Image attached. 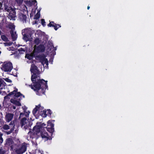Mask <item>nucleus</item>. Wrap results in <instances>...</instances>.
<instances>
[{"label":"nucleus","instance_id":"1","mask_svg":"<svg viewBox=\"0 0 154 154\" xmlns=\"http://www.w3.org/2000/svg\"><path fill=\"white\" fill-rule=\"evenodd\" d=\"M30 71L32 73H33L31 77V80L33 84V85L30 86L31 88L38 92L37 93V94L41 95L44 94L45 90L47 88V82L43 79H39L38 78L36 74L38 73V70L37 67L34 64H32Z\"/></svg>","mask_w":154,"mask_h":154},{"label":"nucleus","instance_id":"2","mask_svg":"<svg viewBox=\"0 0 154 154\" xmlns=\"http://www.w3.org/2000/svg\"><path fill=\"white\" fill-rule=\"evenodd\" d=\"M40 123H37V125L34 127L33 130L28 133V135L30 137L34 138L36 137L37 135H38L41 128L42 127H44L46 126V124L44 123L42 124L41 126L39 125Z\"/></svg>","mask_w":154,"mask_h":154},{"label":"nucleus","instance_id":"3","mask_svg":"<svg viewBox=\"0 0 154 154\" xmlns=\"http://www.w3.org/2000/svg\"><path fill=\"white\" fill-rule=\"evenodd\" d=\"M34 32V31L31 28L26 29L22 31L23 38L26 42L31 41L32 39V35Z\"/></svg>","mask_w":154,"mask_h":154},{"label":"nucleus","instance_id":"4","mask_svg":"<svg viewBox=\"0 0 154 154\" xmlns=\"http://www.w3.org/2000/svg\"><path fill=\"white\" fill-rule=\"evenodd\" d=\"M20 125L21 128L25 130H29L32 125V120L23 118L21 120Z\"/></svg>","mask_w":154,"mask_h":154},{"label":"nucleus","instance_id":"5","mask_svg":"<svg viewBox=\"0 0 154 154\" xmlns=\"http://www.w3.org/2000/svg\"><path fill=\"white\" fill-rule=\"evenodd\" d=\"M5 9L6 11L9 12L8 16V18L10 20H15L16 16L14 10L12 8L7 6H5Z\"/></svg>","mask_w":154,"mask_h":154},{"label":"nucleus","instance_id":"6","mask_svg":"<svg viewBox=\"0 0 154 154\" xmlns=\"http://www.w3.org/2000/svg\"><path fill=\"white\" fill-rule=\"evenodd\" d=\"M28 145L25 143H23L21 145L19 146H18V145H17V146L14 148V149L15 150V152L17 153L22 154L26 150Z\"/></svg>","mask_w":154,"mask_h":154},{"label":"nucleus","instance_id":"7","mask_svg":"<svg viewBox=\"0 0 154 154\" xmlns=\"http://www.w3.org/2000/svg\"><path fill=\"white\" fill-rule=\"evenodd\" d=\"M13 68L12 63L9 62L5 63L1 68L2 70L5 72H10Z\"/></svg>","mask_w":154,"mask_h":154},{"label":"nucleus","instance_id":"8","mask_svg":"<svg viewBox=\"0 0 154 154\" xmlns=\"http://www.w3.org/2000/svg\"><path fill=\"white\" fill-rule=\"evenodd\" d=\"M17 89L16 88L12 92H11L7 96H5L4 97L5 99H6L8 98V96L11 95L12 96H15L16 97L18 98L19 97H24V96L21 94L20 92H17Z\"/></svg>","mask_w":154,"mask_h":154},{"label":"nucleus","instance_id":"9","mask_svg":"<svg viewBox=\"0 0 154 154\" xmlns=\"http://www.w3.org/2000/svg\"><path fill=\"white\" fill-rule=\"evenodd\" d=\"M44 109V107L41 106L40 104L36 106L35 108L33 109L32 111V113L33 115L35 116L40 112H42V110Z\"/></svg>","mask_w":154,"mask_h":154},{"label":"nucleus","instance_id":"10","mask_svg":"<svg viewBox=\"0 0 154 154\" xmlns=\"http://www.w3.org/2000/svg\"><path fill=\"white\" fill-rule=\"evenodd\" d=\"M6 145L8 146H10L12 150L14 149V148L17 146V144L14 143L12 139L10 138L7 139Z\"/></svg>","mask_w":154,"mask_h":154},{"label":"nucleus","instance_id":"11","mask_svg":"<svg viewBox=\"0 0 154 154\" xmlns=\"http://www.w3.org/2000/svg\"><path fill=\"white\" fill-rule=\"evenodd\" d=\"M54 127V124L51 122L50 121H48V125L47 130L50 132V134L52 135V134L54 131V130L53 128Z\"/></svg>","mask_w":154,"mask_h":154},{"label":"nucleus","instance_id":"12","mask_svg":"<svg viewBox=\"0 0 154 154\" xmlns=\"http://www.w3.org/2000/svg\"><path fill=\"white\" fill-rule=\"evenodd\" d=\"M40 61L41 62L42 64L44 66L45 64H46L45 67L48 68V60L44 56H41L39 57Z\"/></svg>","mask_w":154,"mask_h":154},{"label":"nucleus","instance_id":"13","mask_svg":"<svg viewBox=\"0 0 154 154\" xmlns=\"http://www.w3.org/2000/svg\"><path fill=\"white\" fill-rule=\"evenodd\" d=\"M45 50V47L42 45H40L37 47L36 46L34 47V52H43Z\"/></svg>","mask_w":154,"mask_h":154},{"label":"nucleus","instance_id":"14","mask_svg":"<svg viewBox=\"0 0 154 154\" xmlns=\"http://www.w3.org/2000/svg\"><path fill=\"white\" fill-rule=\"evenodd\" d=\"M40 134L42 138L45 140L51 139V138L49 136V135L45 131H43L41 132Z\"/></svg>","mask_w":154,"mask_h":154},{"label":"nucleus","instance_id":"15","mask_svg":"<svg viewBox=\"0 0 154 154\" xmlns=\"http://www.w3.org/2000/svg\"><path fill=\"white\" fill-rule=\"evenodd\" d=\"M20 98H18L17 100L15 98L14 99H12L11 100V102L17 106H20L21 105V103L19 102Z\"/></svg>","mask_w":154,"mask_h":154},{"label":"nucleus","instance_id":"16","mask_svg":"<svg viewBox=\"0 0 154 154\" xmlns=\"http://www.w3.org/2000/svg\"><path fill=\"white\" fill-rule=\"evenodd\" d=\"M48 112V113H49L50 114L51 113V112L50 109H48L47 110H45L43 109L42 110V112H40L39 113V114L41 115L43 117H45L47 116L46 112Z\"/></svg>","mask_w":154,"mask_h":154},{"label":"nucleus","instance_id":"17","mask_svg":"<svg viewBox=\"0 0 154 154\" xmlns=\"http://www.w3.org/2000/svg\"><path fill=\"white\" fill-rule=\"evenodd\" d=\"M48 26L50 27H54L55 30H57L59 28L61 27V26L60 25H57L53 22H50L49 24L48 25Z\"/></svg>","mask_w":154,"mask_h":154},{"label":"nucleus","instance_id":"18","mask_svg":"<svg viewBox=\"0 0 154 154\" xmlns=\"http://www.w3.org/2000/svg\"><path fill=\"white\" fill-rule=\"evenodd\" d=\"M14 115L11 113H8L5 116V119L6 121L9 122L13 119Z\"/></svg>","mask_w":154,"mask_h":154},{"label":"nucleus","instance_id":"19","mask_svg":"<svg viewBox=\"0 0 154 154\" xmlns=\"http://www.w3.org/2000/svg\"><path fill=\"white\" fill-rule=\"evenodd\" d=\"M43 33L40 30H37L35 33V38H41Z\"/></svg>","mask_w":154,"mask_h":154},{"label":"nucleus","instance_id":"20","mask_svg":"<svg viewBox=\"0 0 154 154\" xmlns=\"http://www.w3.org/2000/svg\"><path fill=\"white\" fill-rule=\"evenodd\" d=\"M19 17L21 21H22L23 22H26L27 17L25 15L21 13L19 14Z\"/></svg>","mask_w":154,"mask_h":154},{"label":"nucleus","instance_id":"21","mask_svg":"<svg viewBox=\"0 0 154 154\" xmlns=\"http://www.w3.org/2000/svg\"><path fill=\"white\" fill-rule=\"evenodd\" d=\"M5 83L2 79H0V90L5 88Z\"/></svg>","mask_w":154,"mask_h":154},{"label":"nucleus","instance_id":"22","mask_svg":"<svg viewBox=\"0 0 154 154\" xmlns=\"http://www.w3.org/2000/svg\"><path fill=\"white\" fill-rule=\"evenodd\" d=\"M11 37L13 40H16L17 38V35L16 34V32L15 31H11Z\"/></svg>","mask_w":154,"mask_h":154},{"label":"nucleus","instance_id":"23","mask_svg":"<svg viewBox=\"0 0 154 154\" xmlns=\"http://www.w3.org/2000/svg\"><path fill=\"white\" fill-rule=\"evenodd\" d=\"M50 51H51L52 52V54H51V55L53 56L55 55L56 54L55 50L56 49L54 48L52 44L50 45Z\"/></svg>","mask_w":154,"mask_h":154},{"label":"nucleus","instance_id":"24","mask_svg":"<svg viewBox=\"0 0 154 154\" xmlns=\"http://www.w3.org/2000/svg\"><path fill=\"white\" fill-rule=\"evenodd\" d=\"M23 48H21L18 50V51L19 53L20 54H22L26 50V48H25L24 46H23Z\"/></svg>","mask_w":154,"mask_h":154},{"label":"nucleus","instance_id":"25","mask_svg":"<svg viewBox=\"0 0 154 154\" xmlns=\"http://www.w3.org/2000/svg\"><path fill=\"white\" fill-rule=\"evenodd\" d=\"M33 56L34 54H27L26 55V57L29 60H31L32 59Z\"/></svg>","mask_w":154,"mask_h":154},{"label":"nucleus","instance_id":"26","mask_svg":"<svg viewBox=\"0 0 154 154\" xmlns=\"http://www.w3.org/2000/svg\"><path fill=\"white\" fill-rule=\"evenodd\" d=\"M40 16V13L39 11L36 14L35 16L34 19L37 20L39 18Z\"/></svg>","mask_w":154,"mask_h":154},{"label":"nucleus","instance_id":"27","mask_svg":"<svg viewBox=\"0 0 154 154\" xmlns=\"http://www.w3.org/2000/svg\"><path fill=\"white\" fill-rule=\"evenodd\" d=\"M35 40L34 41L35 43L37 45L38 44L40 43L41 41V38H35Z\"/></svg>","mask_w":154,"mask_h":154},{"label":"nucleus","instance_id":"28","mask_svg":"<svg viewBox=\"0 0 154 154\" xmlns=\"http://www.w3.org/2000/svg\"><path fill=\"white\" fill-rule=\"evenodd\" d=\"M36 3V2L35 0L29 1L28 2L27 4H30V5H32L33 4L34 5H35V3Z\"/></svg>","mask_w":154,"mask_h":154},{"label":"nucleus","instance_id":"29","mask_svg":"<svg viewBox=\"0 0 154 154\" xmlns=\"http://www.w3.org/2000/svg\"><path fill=\"white\" fill-rule=\"evenodd\" d=\"M2 39L4 41H7L8 39L5 35H2L1 36Z\"/></svg>","mask_w":154,"mask_h":154},{"label":"nucleus","instance_id":"30","mask_svg":"<svg viewBox=\"0 0 154 154\" xmlns=\"http://www.w3.org/2000/svg\"><path fill=\"white\" fill-rule=\"evenodd\" d=\"M9 27L11 29V31H15V26L13 24H11L9 25Z\"/></svg>","mask_w":154,"mask_h":154},{"label":"nucleus","instance_id":"31","mask_svg":"<svg viewBox=\"0 0 154 154\" xmlns=\"http://www.w3.org/2000/svg\"><path fill=\"white\" fill-rule=\"evenodd\" d=\"M36 9H32L30 14V17H32L35 14Z\"/></svg>","mask_w":154,"mask_h":154},{"label":"nucleus","instance_id":"32","mask_svg":"<svg viewBox=\"0 0 154 154\" xmlns=\"http://www.w3.org/2000/svg\"><path fill=\"white\" fill-rule=\"evenodd\" d=\"M12 44V43L9 42H7L4 43L3 44L5 46H8L11 45Z\"/></svg>","mask_w":154,"mask_h":154},{"label":"nucleus","instance_id":"33","mask_svg":"<svg viewBox=\"0 0 154 154\" xmlns=\"http://www.w3.org/2000/svg\"><path fill=\"white\" fill-rule=\"evenodd\" d=\"M30 112L29 111L26 110L24 112V115L26 117H28Z\"/></svg>","mask_w":154,"mask_h":154},{"label":"nucleus","instance_id":"34","mask_svg":"<svg viewBox=\"0 0 154 154\" xmlns=\"http://www.w3.org/2000/svg\"><path fill=\"white\" fill-rule=\"evenodd\" d=\"M3 128L4 130H8L10 129L9 126L7 125H5L4 126Z\"/></svg>","mask_w":154,"mask_h":154},{"label":"nucleus","instance_id":"35","mask_svg":"<svg viewBox=\"0 0 154 154\" xmlns=\"http://www.w3.org/2000/svg\"><path fill=\"white\" fill-rule=\"evenodd\" d=\"M3 79L6 82H9V83H11V82L12 81L10 79H8V78H5V79Z\"/></svg>","mask_w":154,"mask_h":154},{"label":"nucleus","instance_id":"36","mask_svg":"<svg viewBox=\"0 0 154 154\" xmlns=\"http://www.w3.org/2000/svg\"><path fill=\"white\" fill-rule=\"evenodd\" d=\"M2 134L0 133V143H1L3 141V139L2 137Z\"/></svg>","mask_w":154,"mask_h":154},{"label":"nucleus","instance_id":"37","mask_svg":"<svg viewBox=\"0 0 154 154\" xmlns=\"http://www.w3.org/2000/svg\"><path fill=\"white\" fill-rule=\"evenodd\" d=\"M23 0H16V2L18 4H21L23 2Z\"/></svg>","mask_w":154,"mask_h":154},{"label":"nucleus","instance_id":"38","mask_svg":"<svg viewBox=\"0 0 154 154\" xmlns=\"http://www.w3.org/2000/svg\"><path fill=\"white\" fill-rule=\"evenodd\" d=\"M41 23L43 26L45 25V22L44 20L42 19L41 20Z\"/></svg>","mask_w":154,"mask_h":154},{"label":"nucleus","instance_id":"39","mask_svg":"<svg viewBox=\"0 0 154 154\" xmlns=\"http://www.w3.org/2000/svg\"><path fill=\"white\" fill-rule=\"evenodd\" d=\"M8 49L9 51H10V50L13 51L14 50V48H11V47H9V48H8Z\"/></svg>","mask_w":154,"mask_h":154},{"label":"nucleus","instance_id":"40","mask_svg":"<svg viewBox=\"0 0 154 154\" xmlns=\"http://www.w3.org/2000/svg\"><path fill=\"white\" fill-rule=\"evenodd\" d=\"M37 22H38V21L37 20H35V22H33V24H35L37 23Z\"/></svg>","mask_w":154,"mask_h":154},{"label":"nucleus","instance_id":"41","mask_svg":"<svg viewBox=\"0 0 154 154\" xmlns=\"http://www.w3.org/2000/svg\"><path fill=\"white\" fill-rule=\"evenodd\" d=\"M12 125V126H13V127L14 126V125H13V122H11L10 123V125Z\"/></svg>","mask_w":154,"mask_h":154},{"label":"nucleus","instance_id":"42","mask_svg":"<svg viewBox=\"0 0 154 154\" xmlns=\"http://www.w3.org/2000/svg\"><path fill=\"white\" fill-rule=\"evenodd\" d=\"M2 7V4L1 3H0V9L1 8V7Z\"/></svg>","mask_w":154,"mask_h":154},{"label":"nucleus","instance_id":"43","mask_svg":"<svg viewBox=\"0 0 154 154\" xmlns=\"http://www.w3.org/2000/svg\"><path fill=\"white\" fill-rule=\"evenodd\" d=\"M23 113H20V116H22V115H23Z\"/></svg>","mask_w":154,"mask_h":154},{"label":"nucleus","instance_id":"44","mask_svg":"<svg viewBox=\"0 0 154 154\" xmlns=\"http://www.w3.org/2000/svg\"><path fill=\"white\" fill-rule=\"evenodd\" d=\"M13 109H16V107L15 106H14L13 107Z\"/></svg>","mask_w":154,"mask_h":154},{"label":"nucleus","instance_id":"45","mask_svg":"<svg viewBox=\"0 0 154 154\" xmlns=\"http://www.w3.org/2000/svg\"><path fill=\"white\" fill-rule=\"evenodd\" d=\"M90 8V7H89V6H88V7H87V9H88H88H89Z\"/></svg>","mask_w":154,"mask_h":154},{"label":"nucleus","instance_id":"46","mask_svg":"<svg viewBox=\"0 0 154 154\" xmlns=\"http://www.w3.org/2000/svg\"><path fill=\"white\" fill-rule=\"evenodd\" d=\"M10 133V132H8L7 134H9Z\"/></svg>","mask_w":154,"mask_h":154},{"label":"nucleus","instance_id":"47","mask_svg":"<svg viewBox=\"0 0 154 154\" xmlns=\"http://www.w3.org/2000/svg\"><path fill=\"white\" fill-rule=\"evenodd\" d=\"M24 7H25V8L27 9V8H26V6H24Z\"/></svg>","mask_w":154,"mask_h":154},{"label":"nucleus","instance_id":"48","mask_svg":"<svg viewBox=\"0 0 154 154\" xmlns=\"http://www.w3.org/2000/svg\"><path fill=\"white\" fill-rule=\"evenodd\" d=\"M41 154H42V153H41Z\"/></svg>","mask_w":154,"mask_h":154}]
</instances>
